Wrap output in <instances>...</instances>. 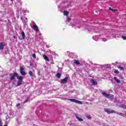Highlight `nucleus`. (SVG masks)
I'll list each match as a JSON object with an SVG mask.
<instances>
[{"label": "nucleus", "mask_w": 126, "mask_h": 126, "mask_svg": "<svg viewBox=\"0 0 126 126\" xmlns=\"http://www.w3.org/2000/svg\"><path fill=\"white\" fill-rule=\"evenodd\" d=\"M63 15H66V16H67V15H68V12L67 11H64Z\"/></svg>", "instance_id": "nucleus-20"}, {"label": "nucleus", "mask_w": 126, "mask_h": 126, "mask_svg": "<svg viewBox=\"0 0 126 126\" xmlns=\"http://www.w3.org/2000/svg\"><path fill=\"white\" fill-rule=\"evenodd\" d=\"M102 94L103 96H104V97H105L106 98H110V94L106 93V92H103L102 93Z\"/></svg>", "instance_id": "nucleus-6"}, {"label": "nucleus", "mask_w": 126, "mask_h": 126, "mask_svg": "<svg viewBox=\"0 0 126 126\" xmlns=\"http://www.w3.org/2000/svg\"><path fill=\"white\" fill-rule=\"evenodd\" d=\"M9 117H8V116H7L6 117V120H7V119H8Z\"/></svg>", "instance_id": "nucleus-33"}, {"label": "nucleus", "mask_w": 126, "mask_h": 126, "mask_svg": "<svg viewBox=\"0 0 126 126\" xmlns=\"http://www.w3.org/2000/svg\"><path fill=\"white\" fill-rule=\"evenodd\" d=\"M4 47V43L0 42V50H3Z\"/></svg>", "instance_id": "nucleus-10"}, {"label": "nucleus", "mask_w": 126, "mask_h": 126, "mask_svg": "<svg viewBox=\"0 0 126 126\" xmlns=\"http://www.w3.org/2000/svg\"><path fill=\"white\" fill-rule=\"evenodd\" d=\"M24 68L23 67H21L20 69V72L22 75H25L26 74V73L24 72Z\"/></svg>", "instance_id": "nucleus-5"}, {"label": "nucleus", "mask_w": 126, "mask_h": 126, "mask_svg": "<svg viewBox=\"0 0 126 126\" xmlns=\"http://www.w3.org/2000/svg\"><path fill=\"white\" fill-rule=\"evenodd\" d=\"M56 77H57V78H61V76H62V74H61V73H57V74H56Z\"/></svg>", "instance_id": "nucleus-16"}, {"label": "nucleus", "mask_w": 126, "mask_h": 126, "mask_svg": "<svg viewBox=\"0 0 126 126\" xmlns=\"http://www.w3.org/2000/svg\"><path fill=\"white\" fill-rule=\"evenodd\" d=\"M74 63L78 65V64H80V62H79V60H74Z\"/></svg>", "instance_id": "nucleus-15"}, {"label": "nucleus", "mask_w": 126, "mask_h": 126, "mask_svg": "<svg viewBox=\"0 0 126 126\" xmlns=\"http://www.w3.org/2000/svg\"><path fill=\"white\" fill-rule=\"evenodd\" d=\"M114 72H115V73L118 74V73H119V71L118 70H115L114 71Z\"/></svg>", "instance_id": "nucleus-26"}, {"label": "nucleus", "mask_w": 126, "mask_h": 126, "mask_svg": "<svg viewBox=\"0 0 126 126\" xmlns=\"http://www.w3.org/2000/svg\"><path fill=\"white\" fill-rule=\"evenodd\" d=\"M122 38L123 39V40H126V36H122Z\"/></svg>", "instance_id": "nucleus-25"}, {"label": "nucleus", "mask_w": 126, "mask_h": 126, "mask_svg": "<svg viewBox=\"0 0 126 126\" xmlns=\"http://www.w3.org/2000/svg\"><path fill=\"white\" fill-rule=\"evenodd\" d=\"M32 28L33 30H34V31H36V32H38V31H39V28L36 25H33L32 26Z\"/></svg>", "instance_id": "nucleus-8"}, {"label": "nucleus", "mask_w": 126, "mask_h": 126, "mask_svg": "<svg viewBox=\"0 0 126 126\" xmlns=\"http://www.w3.org/2000/svg\"><path fill=\"white\" fill-rule=\"evenodd\" d=\"M22 39H25V33H24V32H21Z\"/></svg>", "instance_id": "nucleus-17"}, {"label": "nucleus", "mask_w": 126, "mask_h": 126, "mask_svg": "<svg viewBox=\"0 0 126 126\" xmlns=\"http://www.w3.org/2000/svg\"><path fill=\"white\" fill-rule=\"evenodd\" d=\"M109 10H112V11H116V10H116V9H112V8H111V7H109Z\"/></svg>", "instance_id": "nucleus-22"}, {"label": "nucleus", "mask_w": 126, "mask_h": 126, "mask_svg": "<svg viewBox=\"0 0 126 126\" xmlns=\"http://www.w3.org/2000/svg\"><path fill=\"white\" fill-rule=\"evenodd\" d=\"M22 84V82L21 81H18L17 82V86H20Z\"/></svg>", "instance_id": "nucleus-19"}, {"label": "nucleus", "mask_w": 126, "mask_h": 126, "mask_svg": "<svg viewBox=\"0 0 126 126\" xmlns=\"http://www.w3.org/2000/svg\"><path fill=\"white\" fill-rule=\"evenodd\" d=\"M114 79L115 81H116V82H117V83H121V81L116 77H114Z\"/></svg>", "instance_id": "nucleus-13"}, {"label": "nucleus", "mask_w": 126, "mask_h": 126, "mask_svg": "<svg viewBox=\"0 0 126 126\" xmlns=\"http://www.w3.org/2000/svg\"><path fill=\"white\" fill-rule=\"evenodd\" d=\"M119 68H120V69H122V70H124L125 69L124 67L121 66L119 67Z\"/></svg>", "instance_id": "nucleus-27"}, {"label": "nucleus", "mask_w": 126, "mask_h": 126, "mask_svg": "<svg viewBox=\"0 0 126 126\" xmlns=\"http://www.w3.org/2000/svg\"><path fill=\"white\" fill-rule=\"evenodd\" d=\"M105 112L107 113V114H116V111H114L113 110L110 109H105Z\"/></svg>", "instance_id": "nucleus-4"}, {"label": "nucleus", "mask_w": 126, "mask_h": 126, "mask_svg": "<svg viewBox=\"0 0 126 126\" xmlns=\"http://www.w3.org/2000/svg\"><path fill=\"white\" fill-rule=\"evenodd\" d=\"M43 57L44 58V60H45V61H47V62H49L50 61V59H49V58H48L47 56L43 55Z\"/></svg>", "instance_id": "nucleus-14"}, {"label": "nucleus", "mask_w": 126, "mask_h": 126, "mask_svg": "<svg viewBox=\"0 0 126 126\" xmlns=\"http://www.w3.org/2000/svg\"><path fill=\"white\" fill-rule=\"evenodd\" d=\"M76 119H77V120H78L79 122H83V119L79 118V117H78L77 115H76Z\"/></svg>", "instance_id": "nucleus-12"}, {"label": "nucleus", "mask_w": 126, "mask_h": 126, "mask_svg": "<svg viewBox=\"0 0 126 126\" xmlns=\"http://www.w3.org/2000/svg\"><path fill=\"white\" fill-rule=\"evenodd\" d=\"M17 78V79H18L19 81H22V82L23 81V76H18Z\"/></svg>", "instance_id": "nucleus-11"}, {"label": "nucleus", "mask_w": 126, "mask_h": 126, "mask_svg": "<svg viewBox=\"0 0 126 126\" xmlns=\"http://www.w3.org/2000/svg\"><path fill=\"white\" fill-rule=\"evenodd\" d=\"M91 82L92 83L93 85H97V84H98L97 81L94 80V79L91 80Z\"/></svg>", "instance_id": "nucleus-9"}, {"label": "nucleus", "mask_w": 126, "mask_h": 126, "mask_svg": "<svg viewBox=\"0 0 126 126\" xmlns=\"http://www.w3.org/2000/svg\"><path fill=\"white\" fill-rule=\"evenodd\" d=\"M11 1H13V0H11Z\"/></svg>", "instance_id": "nucleus-35"}, {"label": "nucleus", "mask_w": 126, "mask_h": 126, "mask_svg": "<svg viewBox=\"0 0 126 126\" xmlns=\"http://www.w3.org/2000/svg\"><path fill=\"white\" fill-rule=\"evenodd\" d=\"M25 103H27V100H26V101H25Z\"/></svg>", "instance_id": "nucleus-34"}, {"label": "nucleus", "mask_w": 126, "mask_h": 126, "mask_svg": "<svg viewBox=\"0 0 126 126\" xmlns=\"http://www.w3.org/2000/svg\"><path fill=\"white\" fill-rule=\"evenodd\" d=\"M20 106V104H19V103H18V104H17V105H16L17 107H19V106Z\"/></svg>", "instance_id": "nucleus-28"}, {"label": "nucleus", "mask_w": 126, "mask_h": 126, "mask_svg": "<svg viewBox=\"0 0 126 126\" xmlns=\"http://www.w3.org/2000/svg\"><path fill=\"white\" fill-rule=\"evenodd\" d=\"M88 119H91V116H88Z\"/></svg>", "instance_id": "nucleus-29"}, {"label": "nucleus", "mask_w": 126, "mask_h": 126, "mask_svg": "<svg viewBox=\"0 0 126 126\" xmlns=\"http://www.w3.org/2000/svg\"><path fill=\"white\" fill-rule=\"evenodd\" d=\"M68 100L69 101H70V102H73L74 103H76L77 104H83L82 101H80L79 100H77L75 99L69 98V99H68Z\"/></svg>", "instance_id": "nucleus-3"}, {"label": "nucleus", "mask_w": 126, "mask_h": 126, "mask_svg": "<svg viewBox=\"0 0 126 126\" xmlns=\"http://www.w3.org/2000/svg\"><path fill=\"white\" fill-rule=\"evenodd\" d=\"M32 56L33 59H36V54L34 53L32 54Z\"/></svg>", "instance_id": "nucleus-23"}, {"label": "nucleus", "mask_w": 126, "mask_h": 126, "mask_svg": "<svg viewBox=\"0 0 126 126\" xmlns=\"http://www.w3.org/2000/svg\"><path fill=\"white\" fill-rule=\"evenodd\" d=\"M17 1H19V2H20L21 1V0H17Z\"/></svg>", "instance_id": "nucleus-32"}, {"label": "nucleus", "mask_w": 126, "mask_h": 126, "mask_svg": "<svg viewBox=\"0 0 126 126\" xmlns=\"http://www.w3.org/2000/svg\"><path fill=\"white\" fill-rule=\"evenodd\" d=\"M107 36L100 35H95L93 36V40H94V41H98L99 39H102V41H104V42L107 41V39H109V38Z\"/></svg>", "instance_id": "nucleus-1"}, {"label": "nucleus", "mask_w": 126, "mask_h": 126, "mask_svg": "<svg viewBox=\"0 0 126 126\" xmlns=\"http://www.w3.org/2000/svg\"><path fill=\"white\" fill-rule=\"evenodd\" d=\"M72 27H74V28H78V24H76L74 25H72Z\"/></svg>", "instance_id": "nucleus-18"}, {"label": "nucleus", "mask_w": 126, "mask_h": 126, "mask_svg": "<svg viewBox=\"0 0 126 126\" xmlns=\"http://www.w3.org/2000/svg\"><path fill=\"white\" fill-rule=\"evenodd\" d=\"M30 66H32V65H33V63H31L30 64Z\"/></svg>", "instance_id": "nucleus-30"}, {"label": "nucleus", "mask_w": 126, "mask_h": 126, "mask_svg": "<svg viewBox=\"0 0 126 126\" xmlns=\"http://www.w3.org/2000/svg\"><path fill=\"white\" fill-rule=\"evenodd\" d=\"M29 74L30 75V76H32V75H33V72L32 71H29Z\"/></svg>", "instance_id": "nucleus-21"}, {"label": "nucleus", "mask_w": 126, "mask_h": 126, "mask_svg": "<svg viewBox=\"0 0 126 126\" xmlns=\"http://www.w3.org/2000/svg\"><path fill=\"white\" fill-rule=\"evenodd\" d=\"M14 38H15V36H13Z\"/></svg>", "instance_id": "nucleus-36"}, {"label": "nucleus", "mask_w": 126, "mask_h": 126, "mask_svg": "<svg viewBox=\"0 0 126 126\" xmlns=\"http://www.w3.org/2000/svg\"><path fill=\"white\" fill-rule=\"evenodd\" d=\"M67 80H68V78H67V77H66L64 79L61 80V83L62 84L66 83V82H67Z\"/></svg>", "instance_id": "nucleus-7"}, {"label": "nucleus", "mask_w": 126, "mask_h": 126, "mask_svg": "<svg viewBox=\"0 0 126 126\" xmlns=\"http://www.w3.org/2000/svg\"><path fill=\"white\" fill-rule=\"evenodd\" d=\"M10 80H14V79H15V77H18V73L15 72L14 73H12L10 75Z\"/></svg>", "instance_id": "nucleus-2"}, {"label": "nucleus", "mask_w": 126, "mask_h": 126, "mask_svg": "<svg viewBox=\"0 0 126 126\" xmlns=\"http://www.w3.org/2000/svg\"><path fill=\"white\" fill-rule=\"evenodd\" d=\"M0 126H2V125H1V121H0Z\"/></svg>", "instance_id": "nucleus-31"}, {"label": "nucleus", "mask_w": 126, "mask_h": 126, "mask_svg": "<svg viewBox=\"0 0 126 126\" xmlns=\"http://www.w3.org/2000/svg\"><path fill=\"white\" fill-rule=\"evenodd\" d=\"M67 20H66V21L67 22H69L70 21V18H68V17H67Z\"/></svg>", "instance_id": "nucleus-24"}]
</instances>
